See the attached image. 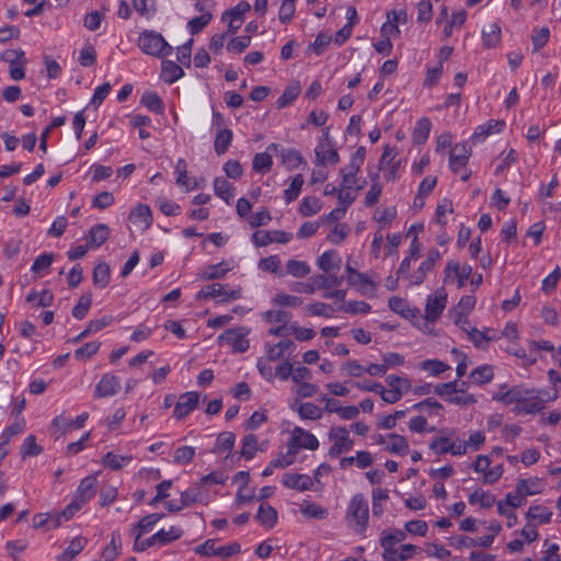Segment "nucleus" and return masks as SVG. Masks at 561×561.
Wrapping results in <instances>:
<instances>
[{
  "mask_svg": "<svg viewBox=\"0 0 561 561\" xmlns=\"http://www.w3.org/2000/svg\"><path fill=\"white\" fill-rule=\"evenodd\" d=\"M559 391L527 387L524 383L508 387L506 383L497 386L492 400L504 405L514 404V412L519 415L536 414L542 411L546 403L557 400Z\"/></svg>",
  "mask_w": 561,
  "mask_h": 561,
  "instance_id": "nucleus-1",
  "label": "nucleus"
},
{
  "mask_svg": "<svg viewBox=\"0 0 561 561\" xmlns=\"http://www.w3.org/2000/svg\"><path fill=\"white\" fill-rule=\"evenodd\" d=\"M368 520V502L362 493H356L347 504L345 522L355 533L362 534L367 529Z\"/></svg>",
  "mask_w": 561,
  "mask_h": 561,
  "instance_id": "nucleus-2",
  "label": "nucleus"
},
{
  "mask_svg": "<svg viewBox=\"0 0 561 561\" xmlns=\"http://www.w3.org/2000/svg\"><path fill=\"white\" fill-rule=\"evenodd\" d=\"M138 46L145 54L157 58L167 57L173 50L164 37L154 31H144L139 36Z\"/></svg>",
  "mask_w": 561,
  "mask_h": 561,
  "instance_id": "nucleus-3",
  "label": "nucleus"
},
{
  "mask_svg": "<svg viewBox=\"0 0 561 561\" xmlns=\"http://www.w3.org/2000/svg\"><path fill=\"white\" fill-rule=\"evenodd\" d=\"M96 483L98 480L94 476H88L81 480L72 502L62 512V516L66 519L71 518L76 512H78L95 495Z\"/></svg>",
  "mask_w": 561,
  "mask_h": 561,
  "instance_id": "nucleus-4",
  "label": "nucleus"
},
{
  "mask_svg": "<svg viewBox=\"0 0 561 561\" xmlns=\"http://www.w3.org/2000/svg\"><path fill=\"white\" fill-rule=\"evenodd\" d=\"M458 327H460L468 340L478 348L484 350L490 341L499 340V334L494 329L480 331L476 327H472L466 319H461V314H458Z\"/></svg>",
  "mask_w": 561,
  "mask_h": 561,
  "instance_id": "nucleus-5",
  "label": "nucleus"
},
{
  "mask_svg": "<svg viewBox=\"0 0 561 561\" xmlns=\"http://www.w3.org/2000/svg\"><path fill=\"white\" fill-rule=\"evenodd\" d=\"M329 439L333 442L328 451L331 458L339 457L353 449L354 442L344 426H333L329 432Z\"/></svg>",
  "mask_w": 561,
  "mask_h": 561,
  "instance_id": "nucleus-6",
  "label": "nucleus"
},
{
  "mask_svg": "<svg viewBox=\"0 0 561 561\" xmlns=\"http://www.w3.org/2000/svg\"><path fill=\"white\" fill-rule=\"evenodd\" d=\"M248 333L243 327L228 329L219 335L218 341L221 345L230 346L233 352L244 353L250 346Z\"/></svg>",
  "mask_w": 561,
  "mask_h": 561,
  "instance_id": "nucleus-7",
  "label": "nucleus"
},
{
  "mask_svg": "<svg viewBox=\"0 0 561 561\" xmlns=\"http://www.w3.org/2000/svg\"><path fill=\"white\" fill-rule=\"evenodd\" d=\"M476 472L480 473L484 483H495L504 473L503 465L497 463L491 467V460L488 456L480 455L472 463Z\"/></svg>",
  "mask_w": 561,
  "mask_h": 561,
  "instance_id": "nucleus-8",
  "label": "nucleus"
},
{
  "mask_svg": "<svg viewBox=\"0 0 561 561\" xmlns=\"http://www.w3.org/2000/svg\"><path fill=\"white\" fill-rule=\"evenodd\" d=\"M220 297L221 301L228 302L241 298V289L226 290L225 286L214 283L204 286L197 294V299H209Z\"/></svg>",
  "mask_w": 561,
  "mask_h": 561,
  "instance_id": "nucleus-9",
  "label": "nucleus"
},
{
  "mask_svg": "<svg viewBox=\"0 0 561 561\" xmlns=\"http://www.w3.org/2000/svg\"><path fill=\"white\" fill-rule=\"evenodd\" d=\"M251 5L248 1H240L232 9L225 11L221 15L224 22L228 21V33L234 34L241 27L244 21V14L249 12Z\"/></svg>",
  "mask_w": 561,
  "mask_h": 561,
  "instance_id": "nucleus-10",
  "label": "nucleus"
},
{
  "mask_svg": "<svg viewBox=\"0 0 561 561\" xmlns=\"http://www.w3.org/2000/svg\"><path fill=\"white\" fill-rule=\"evenodd\" d=\"M293 236L284 230H257L252 234V242L257 247H266L273 242L287 243L291 240Z\"/></svg>",
  "mask_w": 561,
  "mask_h": 561,
  "instance_id": "nucleus-11",
  "label": "nucleus"
},
{
  "mask_svg": "<svg viewBox=\"0 0 561 561\" xmlns=\"http://www.w3.org/2000/svg\"><path fill=\"white\" fill-rule=\"evenodd\" d=\"M199 402V393L196 391H188L182 393L175 403L173 416L178 420L185 419L192 411H194Z\"/></svg>",
  "mask_w": 561,
  "mask_h": 561,
  "instance_id": "nucleus-12",
  "label": "nucleus"
},
{
  "mask_svg": "<svg viewBox=\"0 0 561 561\" xmlns=\"http://www.w3.org/2000/svg\"><path fill=\"white\" fill-rule=\"evenodd\" d=\"M447 294L444 289L436 290L432 296H428L425 306V319L434 322L442 314L446 307Z\"/></svg>",
  "mask_w": 561,
  "mask_h": 561,
  "instance_id": "nucleus-13",
  "label": "nucleus"
},
{
  "mask_svg": "<svg viewBox=\"0 0 561 561\" xmlns=\"http://www.w3.org/2000/svg\"><path fill=\"white\" fill-rule=\"evenodd\" d=\"M288 447H294L297 451L299 448L316 450L319 447V440L312 433L301 427H295Z\"/></svg>",
  "mask_w": 561,
  "mask_h": 561,
  "instance_id": "nucleus-14",
  "label": "nucleus"
},
{
  "mask_svg": "<svg viewBox=\"0 0 561 561\" xmlns=\"http://www.w3.org/2000/svg\"><path fill=\"white\" fill-rule=\"evenodd\" d=\"M439 256L440 255H439L438 250H436V249L430 250L426 259L422 262V264L420 265L417 271H415L414 273H412L411 275L408 276L410 284L411 285L422 284L425 279L426 274L432 271L435 263L438 261Z\"/></svg>",
  "mask_w": 561,
  "mask_h": 561,
  "instance_id": "nucleus-15",
  "label": "nucleus"
},
{
  "mask_svg": "<svg viewBox=\"0 0 561 561\" xmlns=\"http://www.w3.org/2000/svg\"><path fill=\"white\" fill-rule=\"evenodd\" d=\"M121 389V380L117 376L105 374L96 383L94 389L95 398H106L115 396Z\"/></svg>",
  "mask_w": 561,
  "mask_h": 561,
  "instance_id": "nucleus-16",
  "label": "nucleus"
},
{
  "mask_svg": "<svg viewBox=\"0 0 561 561\" xmlns=\"http://www.w3.org/2000/svg\"><path fill=\"white\" fill-rule=\"evenodd\" d=\"M282 483L284 486L297 491H308L313 485V480L311 477L305 473H293L286 472L283 476Z\"/></svg>",
  "mask_w": 561,
  "mask_h": 561,
  "instance_id": "nucleus-17",
  "label": "nucleus"
},
{
  "mask_svg": "<svg viewBox=\"0 0 561 561\" xmlns=\"http://www.w3.org/2000/svg\"><path fill=\"white\" fill-rule=\"evenodd\" d=\"M318 267L324 273H331L341 268L342 259L335 250L323 252L317 260Z\"/></svg>",
  "mask_w": 561,
  "mask_h": 561,
  "instance_id": "nucleus-18",
  "label": "nucleus"
},
{
  "mask_svg": "<svg viewBox=\"0 0 561 561\" xmlns=\"http://www.w3.org/2000/svg\"><path fill=\"white\" fill-rule=\"evenodd\" d=\"M110 237V228L105 224H98L91 227L87 236V243L91 249H98L106 242Z\"/></svg>",
  "mask_w": 561,
  "mask_h": 561,
  "instance_id": "nucleus-19",
  "label": "nucleus"
},
{
  "mask_svg": "<svg viewBox=\"0 0 561 561\" xmlns=\"http://www.w3.org/2000/svg\"><path fill=\"white\" fill-rule=\"evenodd\" d=\"M504 125V122L501 121H489L486 124L476 128L474 133L471 135L470 141L472 144L482 142L491 134L501 131Z\"/></svg>",
  "mask_w": 561,
  "mask_h": 561,
  "instance_id": "nucleus-20",
  "label": "nucleus"
},
{
  "mask_svg": "<svg viewBox=\"0 0 561 561\" xmlns=\"http://www.w3.org/2000/svg\"><path fill=\"white\" fill-rule=\"evenodd\" d=\"M88 412L81 413L80 415L77 416L76 420L67 419L64 415H58L53 420L51 425L60 433H65L71 427L81 428L84 425V422L88 420Z\"/></svg>",
  "mask_w": 561,
  "mask_h": 561,
  "instance_id": "nucleus-21",
  "label": "nucleus"
},
{
  "mask_svg": "<svg viewBox=\"0 0 561 561\" xmlns=\"http://www.w3.org/2000/svg\"><path fill=\"white\" fill-rule=\"evenodd\" d=\"M184 76L183 68L175 61L163 60L161 65V78L164 82L172 84Z\"/></svg>",
  "mask_w": 561,
  "mask_h": 561,
  "instance_id": "nucleus-22",
  "label": "nucleus"
},
{
  "mask_svg": "<svg viewBox=\"0 0 561 561\" xmlns=\"http://www.w3.org/2000/svg\"><path fill=\"white\" fill-rule=\"evenodd\" d=\"M255 518L263 527L271 529L277 523V511L271 505L261 504Z\"/></svg>",
  "mask_w": 561,
  "mask_h": 561,
  "instance_id": "nucleus-23",
  "label": "nucleus"
},
{
  "mask_svg": "<svg viewBox=\"0 0 561 561\" xmlns=\"http://www.w3.org/2000/svg\"><path fill=\"white\" fill-rule=\"evenodd\" d=\"M494 377L493 366L483 364L476 367L470 374L469 379L477 386L489 383Z\"/></svg>",
  "mask_w": 561,
  "mask_h": 561,
  "instance_id": "nucleus-24",
  "label": "nucleus"
},
{
  "mask_svg": "<svg viewBox=\"0 0 561 561\" xmlns=\"http://www.w3.org/2000/svg\"><path fill=\"white\" fill-rule=\"evenodd\" d=\"M182 506H191L195 503H204L207 504V494L199 486L190 488L181 493Z\"/></svg>",
  "mask_w": 561,
  "mask_h": 561,
  "instance_id": "nucleus-25",
  "label": "nucleus"
},
{
  "mask_svg": "<svg viewBox=\"0 0 561 561\" xmlns=\"http://www.w3.org/2000/svg\"><path fill=\"white\" fill-rule=\"evenodd\" d=\"M552 511L543 505H531L527 513L526 518L528 520H536L539 525H546L551 522Z\"/></svg>",
  "mask_w": 561,
  "mask_h": 561,
  "instance_id": "nucleus-26",
  "label": "nucleus"
},
{
  "mask_svg": "<svg viewBox=\"0 0 561 561\" xmlns=\"http://www.w3.org/2000/svg\"><path fill=\"white\" fill-rule=\"evenodd\" d=\"M388 305H389V308L404 317V318H414L416 317V313H420V310L415 309V308H411L408 304V301L403 298H400V297H391L388 301Z\"/></svg>",
  "mask_w": 561,
  "mask_h": 561,
  "instance_id": "nucleus-27",
  "label": "nucleus"
},
{
  "mask_svg": "<svg viewBox=\"0 0 561 561\" xmlns=\"http://www.w3.org/2000/svg\"><path fill=\"white\" fill-rule=\"evenodd\" d=\"M214 192L227 204H230L234 197V186L221 176H218L214 180Z\"/></svg>",
  "mask_w": 561,
  "mask_h": 561,
  "instance_id": "nucleus-28",
  "label": "nucleus"
},
{
  "mask_svg": "<svg viewBox=\"0 0 561 561\" xmlns=\"http://www.w3.org/2000/svg\"><path fill=\"white\" fill-rule=\"evenodd\" d=\"M301 87L299 82L289 83L283 94L277 99L276 106L277 108H285L289 104H291L300 94Z\"/></svg>",
  "mask_w": 561,
  "mask_h": 561,
  "instance_id": "nucleus-29",
  "label": "nucleus"
},
{
  "mask_svg": "<svg viewBox=\"0 0 561 561\" xmlns=\"http://www.w3.org/2000/svg\"><path fill=\"white\" fill-rule=\"evenodd\" d=\"M541 480L539 478L520 479L516 483V489L520 494L526 497L528 495H536L541 492Z\"/></svg>",
  "mask_w": 561,
  "mask_h": 561,
  "instance_id": "nucleus-30",
  "label": "nucleus"
},
{
  "mask_svg": "<svg viewBox=\"0 0 561 561\" xmlns=\"http://www.w3.org/2000/svg\"><path fill=\"white\" fill-rule=\"evenodd\" d=\"M233 138L232 130L228 128L218 129L214 141V149L218 156L227 152Z\"/></svg>",
  "mask_w": 561,
  "mask_h": 561,
  "instance_id": "nucleus-31",
  "label": "nucleus"
},
{
  "mask_svg": "<svg viewBox=\"0 0 561 561\" xmlns=\"http://www.w3.org/2000/svg\"><path fill=\"white\" fill-rule=\"evenodd\" d=\"M347 284L352 287H355L359 293L364 295L367 294L368 287L374 291L377 287L376 283L373 282L368 275L360 272L355 274V276L347 277Z\"/></svg>",
  "mask_w": 561,
  "mask_h": 561,
  "instance_id": "nucleus-32",
  "label": "nucleus"
},
{
  "mask_svg": "<svg viewBox=\"0 0 561 561\" xmlns=\"http://www.w3.org/2000/svg\"><path fill=\"white\" fill-rule=\"evenodd\" d=\"M483 45L488 48L495 47L501 41V26L490 23L482 30Z\"/></svg>",
  "mask_w": 561,
  "mask_h": 561,
  "instance_id": "nucleus-33",
  "label": "nucleus"
},
{
  "mask_svg": "<svg viewBox=\"0 0 561 561\" xmlns=\"http://www.w3.org/2000/svg\"><path fill=\"white\" fill-rule=\"evenodd\" d=\"M88 543L85 537H76L68 545L64 553L58 558L59 561H71L77 554H79Z\"/></svg>",
  "mask_w": 561,
  "mask_h": 561,
  "instance_id": "nucleus-34",
  "label": "nucleus"
},
{
  "mask_svg": "<svg viewBox=\"0 0 561 561\" xmlns=\"http://www.w3.org/2000/svg\"><path fill=\"white\" fill-rule=\"evenodd\" d=\"M388 437L390 439V444L386 447V450H388L391 454H396V455H400V456L408 454L409 444H408V440L403 436H401L399 434L391 433L388 435Z\"/></svg>",
  "mask_w": 561,
  "mask_h": 561,
  "instance_id": "nucleus-35",
  "label": "nucleus"
},
{
  "mask_svg": "<svg viewBox=\"0 0 561 561\" xmlns=\"http://www.w3.org/2000/svg\"><path fill=\"white\" fill-rule=\"evenodd\" d=\"M316 156H317L319 163H321V164H327V163L336 164L340 161V156H339L337 151L335 149L331 148L329 145L328 146L320 145L316 149Z\"/></svg>",
  "mask_w": 561,
  "mask_h": 561,
  "instance_id": "nucleus-36",
  "label": "nucleus"
},
{
  "mask_svg": "<svg viewBox=\"0 0 561 561\" xmlns=\"http://www.w3.org/2000/svg\"><path fill=\"white\" fill-rule=\"evenodd\" d=\"M130 220L134 222L144 224L146 227H149L152 221L151 210L148 205L138 204L129 214Z\"/></svg>",
  "mask_w": 561,
  "mask_h": 561,
  "instance_id": "nucleus-37",
  "label": "nucleus"
},
{
  "mask_svg": "<svg viewBox=\"0 0 561 561\" xmlns=\"http://www.w3.org/2000/svg\"><path fill=\"white\" fill-rule=\"evenodd\" d=\"M431 121L426 117H423L416 122V125L413 129L412 137L415 144H423L430 136L431 131Z\"/></svg>",
  "mask_w": 561,
  "mask_h": 561,
  "instance_id": "nucleus-38",
  "label": "nucleus"
},
{
  "mask_svg": "<svg viewBox=\"0 0 561 561\" xmlns=\"http://www.w3.org/2000/svg\"><path fill=\"white\" fill-rule=\"evenodd\" d=\"M327 274L328 275L319 274L313 276L316 289H330L342 284L343 277H339L330 273Z\"/></svg>",
  "mask_w": 561,
  "mask_h": 561,
  "instance_id": "nucleus-39",
  "label": "nucleus"
},
{
  "mask_svg": "<svg viewBox=\"0 0 561 561\" xmlns=\"http://www.w3.org/2000/svg\"><path fill=\"white\" fill-rule=\"evenodd\" d=\"M282 162L289 170L298 168L304 162L302 154L296 149H282L280 151Z\"/></svg>",
  "mask_w": 561,
  "mask_h": 561,
  "instance_id": "nucleus-40",
  "label": "nucleus"
},
{
  "mask_svg": "<svg viewBox=\"0 0 561 561\" xmlns=\"http://www.w3.org/2000/svg\"><path fill=\"white\" fill-rule=\"evenodd\" d=\"M298 415L302 420H320L322 417V409L312 402L301 403L297 410Z\"/></svg>",
  "mask_w": 561,
  "mask_h": 561,
  "instance_id": "nucleus-41",
  "label": "nucleus"
},
{
  "mask_svg": "<svg viewBox=\"0 0 561 561\" xmlns=\"http://www.w3.org/2000/svg\"><path fill=\"white\" fill-rule=\"evenodd\" d=\"M236 442V435L232 432H222L218 435L213 453L220 454L231 450Z\"/></svg>",
  "mask_w": 561,
  "mask_h": 561,
  "instance_id": "nucleus-42",
  "label": "nucleus"
},
{
  "mask_svg": "<svg viewBox=\"0 0 561 561\" xmlns=\"http://www.w3.org/2000/svg\"><path fill=\"white\" fill-rule=\"evenodd\" d=\"M26 300L27 302H34L36 307H48L53 304L54 294L48 289H44L41 293L32 290L27 295Z\"/></svg>",
  "mask_w": 561,
  "mask_h": 561,
  "instance_id": "nucleus-43",
  "label": "nucleus"
},
{
  "mask_svg": "<svg viewBox=\"0 0 561 561\" xmlns=\"http://www.w3.org/2000/svg\"><path fill=\"white\" fill-rule=\"evenodd\" d=\"M485 435L482 431H477L472 433L467 440L463 442L462 445L458 444V455L467 453L468 448L472 450H478L480 446L484 443Z\"/></svg>",
  "mask_w": 561,
  "mask_h": 561,
  "instance_id": "nucleus-44",
  "label": "nucleus"
},
{
  "mask_svg": "<svg viewBox=\"0 0 561 561\" xmlns=\"http://www.w3.org/2000/svg\"><path fill=\"white\" fill-rule=\"evenodd\" d=\"M111 270L105 262L99 263L93 270V284L101 288L107 286L110 282Z\"/></svg>",
  "mask_w": 561,
  "mask_h": 561,
  "instance_id": "nucleus-45",
  "label": "nucleus"
},
{
  "mask_svg": "<svg viewBox=\"0 0 561 561\" xmlns=\"http://www.w3.org/2000/svg\"><path fill=\"white\" fill-rule=\"evenodd\" d=\"M320 210H321V201L314 196L305 197L301 201L300 206H299V213L305 217L316 215Z\"/></svg>",
  "mask_w": 561,
  "mask_h": 561,
  "instance_id": "nucleus-46",
  "label": "nucleus"
},
{
  "mask_svg": "<svg viewBox=\"0 0 561 561\" xmlns=\"http://www.w3.org/2000/svg\"><path fill=\"white\" fill-rule=\"evenodd\" d=\"M304 176L301 174H296L293 180H291V183L289 185V187L287 190H285L284 192V198L286 201L287 204L294 202L295 199L298 198L300 192H301V187L304 185Z\"/></svg>",
  "mask_w": 561,
  "mask_h": 561,
  "instance_id": "nucleus-47",
  "label": "nucleus"
},
{
  "mask_svg": "<svg viewBox=\"0 0 561 561\" xmlns=\"http://www.w3.org/2000/svg\"><path fill=\"white\" fill-rule=\"evenodd\" d=\"M213 19L210 12H204L201 16L193 18L187 23V28L192 35H196L206 27Z\"/></svg>",
  "mask_w": 561,
  "mask_h": 561,
  "instance_id": "nucleus-48",
  "label": "nucleus"
},
{
  "mask_svg": "<svg viewBox=\"0 0 561 561\" xmlns=\"http://www.w3.org/2000/svg\"><path fill=\"white\" fill-rule=\"evenodd\" d=\"M229 270L225 262L213 264L203 271L202 278L205 280L222 278Z\"/></svg>",
  "mask_w": 561,
  "mask_h": 561,
  "instance_id": "nucleus-49",
  "label": "nucleus"
},
{
  "mask_svg": "<svg viewBox=\"0 0 561 561\" xmlns=\"http://www.w3.org/2000/svg\"><path fill=\"white\" fill-rule=\"evenodd\" d=\"M257 451V437L254 434H248L242 439L241 456L251 460Z\"/></svg>",
  "mask_w": 561,
  "mask_h": 561,
  "instance_id": "nucleus-50",
  "label": "nucleus"
},
{
  "mask_svg": "<svg viewBox=\"0 0 561 561\" xmlns=\"http://www.w3.org/2000/svg\"><path fill=\"white\" fill-rule=\"evenodd\" d=\"M119 535L113 533L111 542L103 548L101 559L103 561H114L119 554Z\"/></svg>",
  "mask_w": 561,
  "mask_h": 561,
  "instance_id": "nucleus-51",
  "label": "nucleus"
},
{
  "mask_svg": "<svg viewBox=\"0 0 561 561\" xmlns=\"http://www.w3.org/2000/svg\"><path fill=\"white\" fill-rule=\"evenodd\" d=\"M273 165L272 156L268 152L256 153L253 158V169L262 174L267 173Z\"/></svg>",
  "mask_w": 561,
  "mask_h": 561,
  "instance_id": "nucleus-52",
  "label": "nucleus"
},
{
  "mask_svg": "<svg viewBox=\"0 0 561 561\" xmlns=\"http://www.w3.org/2000/svg\"><path fill=\"white\" fill-rule=\"evenodd\" d=\"M157 534L159 546L168 545L182 537L183 530L176 526H171L169 529H160Z\"/></svg>",
  "mask_w": 561,
  "mask_h": 561,
  "instance_id": "nucleus-53",
  "label": "nucleus"
},
{
  "mask_svg": "<svg viewBox=\"0 0 561 561\" xmlns=\"http://www.w3.org/2000/svg\"><path fill=\"white\" fill-rule=\"evenodd\" d=\"M163 514H158V513H153V514H149L145 517H142L136 525H135V530H137V534H145L147 531H150L153 526L161 519L163 518Z\"/></svg>",
  "mask_w": 561,
  "mask_h": 561,
  "instance_id": "nucleus-54",
  "label": "nucleus"
},
{
  "mask_svg": "<svg viewBox=\"0 0 561 561\" xmlns=\"http://www.w3.org/2000/svg\"><path fill=\"white\" fill-rule=\"evenodd\" d=\"M141 103L151 112L160 114L163 111V103L156 92H146L141 98Z\"/></svg>",
  "mask_w": 561,
  "mask_h": 561,
  "instance_id": "nucleus-55",
  "label": "nucleus"
},
{
  "mask_svg": "<svg viewBox=\"0 0 561 561\" xmlns=\"http://www.w3.org/2000/svg\"><path fill=\"white\" fill-rule=\"evenodd\" d=\"M296 1L297 0H283L278 12V19L283 24H288L294 19Z\"/></svg>",
  "mask_w": 561,
  "mask_h": 561,
  "instance_id": "nucleus-56",
  "label": "nucleus"
},
{
  "mask_svg": "<svg viewBox=\"0 0 561 561\" xmlns=\"http://www.w3.org/2000/svg\"><path fill=\"white\" fill-rule=\"evenodd\" d=\"M454 213V204L449 198H444L436 207V224L445 226L447 224L446 215Z\"/></svg>",
  "mask_w": 561,
  "mask_h": 561,
  "instance_id": "nucleus-57",
  "label": "nucleus"
},
{
  "mask_svg": "<svg viewBox=\"0 0 561 561\" xmlns=\"http://www.w3.org/2000/svg\"><path fill=\"white\" fill-rule=\"evenodd\" d=\"M286 268L294 277H304L310 273V266L305 261L289 260L286 263Z\"/></svg>",
  "mask_w": 561,
  "mask_h": 561,
  "instance_id": "nucleus-58",
  "label": "nucleus"
},
{
  "mask_svg": "<svg viewBox=\"0 0 561 561\" xmlns=\"http://www.w3.org/2000/svg\"><path fill=\"white\" fill-rule=\"evenodd\" d=\"M420 368L425 371H428L434 376H438L442 373L450 369V366H448L447 364L439 359H426L420 364Z\"/></svg>",
  "mask_w": 561,
  "mask_h": 561,
  "instance_id": "nucleus-59",
  "label": "nucleus"
},
{
  "mask_svg": "<svg viewBox=\"0 0 561 561\" xmlns=\"http://www.w3.org/2000/svg\"><path fill=\"white\" fill-rule=\"evenodd\" d=\"M340 310H342L346 313H352V314H357V313L366 314V313L370 312L371 307L369 304H367L365 301L351 300V301H346L344 305H342L340 307Z\"/></svg>",
  "mask_w": 561,
  "mask_h": 561,
  "instance_id": "nucleus-60",
  "label": "nucleus"
},
{
  "mask_svg": "<svg viewBox=\"0 0 561 561\" xmlns=\"http://www.w3.org/2000/svg\"><path fill=\"white\" fill-rule=\"evenodd\" d=\"M561 278V270L557 266L549 275H547L541 283V290L549 295L551 294Z\"/></svg>",
  "mask_w": 561,
  "mask_h": 561,
  "instance_id": "nucleus-61",
  "label": "nucleus"
},
{
  "mask_svg": "<svg viewBox=\"0 0 561 561\" xmlns=\"http://www.w3.org/2000/svg\"><path fill=\"white\" fill-rule=\"evenodd\" d=\"M306 308H307L309 314L313 316V317L317 316V317L331 318L334 313V309L330 305L320 302V301L309 304Z\"/></svg>",
  "mask_w": 561,
  "mask_h": 561,
  "instance_id": "nucleus-62",
  "label": "nucleus"
},
{
  "mask_svg": "<svg viewBox=\"0 0 561 561\" xmlns=\"http://www.w3.org/2000/svg\"><path fill=\"white\" fill-rule=\"evenodd\" d=\"M341 373L348 377H362L366 374V367L360 365L357 360H347L341 365Z\"/></svg>",
  "mask_w": 561,
  "mask_h": 561,
  "instance_id": "nucleus-63",
  "label": "nucleus"
},
{
  "mask_svg": "<svg viewBox=\"0 0 561 561\" xmlns=\"http://www.w3.org/2000/svg\"><path fill=\"white\" fill-rule=\"evenodd\" d=\"M550 31L548 27L543 26L538 30H534L531 35V43L535 51L540 50L545 47L549 41Z\"/></svg>",
  "mask_w": 561,
  "mask_h": 561,
  "instance_id": "nucleus-64",
  "label": "nucleus"
}]
</instances>
